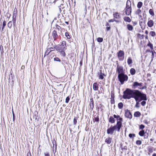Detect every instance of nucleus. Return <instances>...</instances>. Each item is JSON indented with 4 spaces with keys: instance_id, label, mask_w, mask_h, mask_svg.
I'll use <instances>...</instances> for the list:
<instances>
[{
    "instance_id": "c9c22d12",
    "label": "nucleus",
    "mask_w": 156,
    "mask_h": 156,
    "mask_svg": "<svg viewBox=\"0 0 156 156\" xmlns=\"http://www.w3.org/2000/svg\"><path fill=\"white\" fill-rule=\"evenodd\" d=\"M147 46L150 47L151 50H153V44L151 43L150 41H149L147 44Z\"/></svg>"
},
{
    "instance_id": "13d9d810",
    "label": "nucleus",
    "mask_w": 156,
    "mask_h": 156,
    "mask_svg": "<svg viewBox=\"0 0 156 156\" xmlns=\"http://www.w3.org/2000/svg\"><path fill=\"white\" fill-rule=\"evenodd\" d=\"M151 54H152V55H151L152 58H154V52L155 53L156 52H155V51L154 50L151 51Z\"/></svg>"
},
{
    "instance_id": "aec40b11",
    "label": "nucleus",
    "mask_w": 156,
    "mask_h": 156,
    "mask_svg": "<svg viewBox=\"0 0 156 156\" xmlns=\"http://www.w3.org/2000/svg\"><path fill=\"white\" fill-rule=\"evenodd\" d=\"M100 120L99 118L98 115H94L93 118V121L94 122H99Z\"/></svg>"
},
{
    "instance_id": "4d7b16f0",
    "label": "nucleus",
    "mask_w": 156,
    "mask_h": 156,
    "mask_svg": "<svg viewBox=\"0 0 156 156\" xmlns=\"http://www.w3.org/2000/svg\"><path fill=\"white\" fill-rule=\"evenodd\" d=\"M144 100L141 102V105L143 106H144L146 104V102Z\"/></svg>"
},
{
    "instance_id": "f704fd0d",
    "label": "nucleus",
    "mask_w": 156,
    "mask_h": 156,
    "mask_svg": "<svg viewBox=\"0 0 156 156\" xmlns=\"http://www.w3.org/2000/svg\"><path fill=\"white\" fill-rule=\"evenodd\" d=\"M13 23L12 21H9L7 24V26L8 28L11 29L12 27Z\"/></svg>"
},
{
    "instance_id": "0e129e2a",
    "label": "nucleus",
    "mask_w": 156,
    "mask_h": 156,
    "mask_svg": "<svg viewBox=\"0 0 156 156\" xmlns=\"http://www.w3.org/2000/svg\"><path fill=\"white\" fill-rule=\"evenodd\" d=\"M151 52V51L150 49H147L145 51L146 53Z\"/></svg>"
},
{
    "instance_id": "7ed1b4c3",
    "label": "nucleus",
    "mask_w": 156,
    "mask_h": 156,
    "mask_svg": "<svg viewBox=\"0 0 156 156\" xmlns=\"http://www.w3.org/2000/svg\"><path fill=\"white\" fill-rule=\"evenodd\" d=\"M121 128V124L120 122H117L116 125H111L107 130V133L108 135H112L113 134L115 131L119 132Z\"/></svg>"
},
{
    "instance_id": "f3484780",
    "label": "nucleus",
    "mask_w": 156,
    "mask_h": 156,
    "mask_svg": "<svg viewBox=\"0 0 156 156\" xmlns=\"http://www.w3.org/2000/svg\"><path fill=\"white\" fill-rule=\"evenodd\" d=\"M113 16L115 19H119L121 18L120 14L118 12H114L113 14Z\"/></svg>"
},
{
    "instance_id": "ddd939ff",
    "label": "nucleus",
    "mask_w": 156,
    "mask_h": 156,
    "mask_svg": "<svg viewBox=\"0 0 156 156\" xmlns=\"http://www.w3.org/2000/svg\"><path fill=\"white\" fill-rule=\"evenodd\" d=\"M52 36L54 41L56 40L58 37L57 31L55 30L52 31Z\"/></svg>"
},
{
    "instance_id": "cd10ccee",
    "label": "nucleus",
    "mask_w": 156,
    "mask_h": 156,
    "mask_svg": "<svg viewBox=\"0 0 156 156\" xmlns=\"http://www.w3.org/2000/svg\"><path fill=\"white\" fill-rule=\"evenodd\" d=\"M126 27L127 29L129 31H132L133 30V26L130 24H128L126 26Z\"/></svg>"
},
{
    "instance_id": "58836bf2",
    "label": "nucleus",
    "mask_w": 156,
    "mask_h": 156,
    "mask_svg": "<svg viewBox=\"0 0 156 156\" xmlns=\"http://www.w3.org/2000/svg\"><path fill=\"white\" fill-rule=\"evenodd\" d=\"M149 34L152 37H154L156 35V33L154 31H151L149 33Z\"/></svg>"
},
{
    "instance_id": "9d476101",
    "label": "nucleus",
    "mask_w": 156,
    "mask_h": 156,
    "mask_svg": "<svg viewBox=\"0 0 156 156\" xmlns=\"http://www.w3.org/2000/svg\"><path fill=\"white\" fill-rule=\"evenodd\" d=\"M125 116L126 118L131 119L132 118V115L129 110L127 109L125 111Z\"/></svg>"
},
{
    "instance_id": "c85d7f7f",
    "label": "nucleus",
    "mask_w": 156,
    "mask_h": 156,
    "mask_svg": "<svg viewBox=\"0 0 156 156\" xmlns=\"http://www.w3.org/2000/svg\"><path fill=\"white\" fill-rule=\"evenodd\" d=\"M141 115V113L139 111L136 112L134 114V116L135 117H139Z\"/></svg>"
},
{
    "instance_id": "39448f33",
    "label": "nucleus",
    "mask_w": 156,
    "mask_h": 156,
    "mask_svg": "<svg viewBox=\"0 0 156 156\" xmlns=\"http://www.w3.org/2000/svg\"><path fill=\"white\" fill-rule=\"evenodd\" d=\"M133 90L127 88L123 92V98L124 99H129L132 98Z\"/></svg>"
},
{
    "instance_id": "4468645a",
    "label": "nucleus",
    "mask_w": 156,
    "mask_h": 156,
    "mask_svg": "<svg viewBox=\"0 0 156 156\" xmlns=\"http://www.w3.org/2000/svg\"><path fill=\"white\" fill-rule=\"evenodd\" d=\"M113 117L115 118H116L117 120V122H120L121 124V127L122 126V121L123 119L122 118L120 117V115H114Z\"/></svg>"
},
{
    "instance_id": "c756f323",
    "label": "nucleus",
    "mask_w": 156,
    "mask_h": 156,
    "mask_svg": "<svg viewBox=\"0 0 156 156\" xmlns=\"http://www.w3.org/2000/svg\"><path fill=\"white\" fill-rule=\"evenodd\" d=\"M127 64L129 65H130L133 63V61L132 58L130 57H129L127 60Z\"/></svg>"
},
{
    "instance_id": "b1692460",
    "label": "nucleus",
    "mask_w": 156,
    "mask_h": 156,
    "mask_svg": "<svg viewBox=\"0 0 156 156\" xmlns=\"http://www.w3.org/2000/svg\"><path fill=\"white\" fill-rule=\"evenodd\" d=\"M123 19L124 21L126 22L129 23L131 21V19L128 16H124Z\"/></svg>"
},
{
    "instance_id": "c03bdc74",
    "label": "nucleus",
    "mask_w": 156,
    "mask_h": 156,
    "mask_svg": "<svg viewBox=\"0 0 156 156\" xmlns=\"http://www.w3.org/2000/svg\"><path fill=\"white\" fill-rule=\"evenodd\" d=\"M65 35L67 39H70L71 38L70 35L67 32H66L65 33Z\"/></svg>"
},
{
    "instance_id": "f03ea898",
    "label": "nucleus",
    "mask_w": 156,
    "mask_h": 156,
    "mask_svg": "<svg viewBox=\"0 0 156 156\" xmlns=\"http://www.w3.org/2000/svg\"><path fill=\"white\" fill-rule=\"evenodd\" d=\"M56 51L59 52L60 55L63 57L66 56L65 51L67 49L66 42L65 41H63L60 45H55L54 47Z\"/></svg>"
},
{
    "instance_id": "680f3d73",
    "label": "nucleus",
    "mask_w": 156,
    "mask_h": 156,
    "mask_svg": "<svg viewBox=\"0 0 156 156\" xmlns=\"http://www.w3.org/2000/svg\"><path fill=\"white\" fill-rule=\"evenodd\" d=\"M135 106L137 108H139V103L138 102H136Z\"/></svg>"
},
{
    "instance_id": "4c0bfd02",
    "label": "nucleus",
    "mask_w": 156,
    "mask_h": 156,
    "mask_svg": "<svg viewBox=\"0 0 156 156\" xmlns=\"http://www.w3.org/2000/svg\"><path fill=\"white\" fill-rule=\"evenodd\" d=\"M143 5V3L141 2H139L137 4V6L138 9L140 8Z\"/></svg>"
},
{
    "instance_id": "5fc2aeb1",
    "label": "nucleus",
    "mask_w": 156,
    "mask_h": 156,
    "mask_svg": "<svg viewBox=\"0 0 156 156\" xmlns=\"http://www.w3.org/2000/svg\"><path fill=\"white\" fill-rule=\"evenodd\" d=\"M70 100V98L69 96H68L66 97V103H68L69 101V100Z\"/></svg>"
},
{
    "instance_id": "423d86ee",
    "label": "nucleus",
    "mask_w": 156,
    "mask_h": 156,
    "mask_svg": "<svg viewBox=\"0 0 156 156\" xmlns=\"http://www.w3.org/2000/svg\"><path fill=\"white\" fill-rule=\"evenodd\" d=\"M118 77L119 81L122 85L123 84L124 82L127 81L128 79V76L125 73L118 74Z\"/></svg>"
},
{
    "instance_id": "338daca9",
    "label": "nucleus",
    "mask_w": 156,
    "mask_h": 156,
    "mask_svg": "<svg viewBox=\"0 0 156 156\" xmlns=\"http://www.w3.org/2000/svg\"><path fill=\"white\" fill-rule=\"evenodd\" d=\"M133 25L134 26L136 25L137 24V23L136 22H133Z\"/></svg>"
},
{
    "instance_id": "f257e3e1",
    "label": "nucleus",
    "mask_w": 156,
    "mask_h": 156,
    "mask_svg": "<svg viewBox=\"0 0 156 156\" xmlns=\"http://www.w3.org/2000/svg\"><path fill=\"white\" fill-rule=\"evenodd\" d=\"M132 98H134L136 101L147 100L146 95L142 93L138 90H133Z\"/></svg>"
},
{
    "instance_id": "5701e85b",
    "label": "nucleus",
    "mask_w": 156,
    "mask_h": 156,
    "mask_svg": "<svg viewBox=\"0 0 156 156\" xmlns=\"http://www.w3.org/2000/svg\"><path fill=\"white\" fill-rule=\"evenodd\" d=\"M139 25L142 30H144L145 28V22H139Z\"/></svg>"
},
{
    "instance_id": "8fccbe9b",
    "label": "nucleus",
    "mask_w": 156,
    "mask_h": 156,
    "mask_svg": "<svg viewBox=\"0 0 156 156\" xmlns=\"http://www.w3.org/2000/svg\"><path fill=\"white\" fill-rule=\"evenodd\" d=\"M136 144L137 145H140L142 144V141L140 140H137L136 141Z\"/></svg>"
},
{
    "instance_id": "69168bd1",
    "label": "nucleus",
    "mask_w": 156,
    "mask_h": 156,
    "mask_svg": "<svg viewBox=\"0 0 156 156\" xmlns=\"http://www.w3.org/2000/svg\"><path fill=\"white\" fill-rule=\"evenodd\" d=\"M145 22V20H144V19H143V18H141L140 19V20H139V22Z\"/></svg>"
},
{
    "instance_id": "0eeeda50",
    "label": "nucleus",
    "mask_w": 156,
    "mask_h": 156,
    "mask_svg": "<svg viewBox=\"0 0 156 156\" xmlns=\"http://www.w3.org/2000/svg\"><path fill=\"white\" fill-rule=\"evenodd\" d=\"M142 83H138L137 82H134L132 85L133 89L137 88L139 90H143L146 89L147 87L145 86H143Z\"/></svg>"
},
{
    "instance_id": "f8f14e48",
    "label": "nucleus",
    "mask_w": 156,
    "mask_h": 156,
    "mask_svg": "<svg viewBox=\"0 0 156 156\" xmlns=\"http://www.w3.org/2000/svg\"><path fill=\"white\" fill-rule=\"evenodd\" d=\"M146 133V132H145L144 130H142L139 132V135L141 136H144V139H147L148 137V133H147L146 134L145 133Z\"/></svg>"
},
{
    "instance_id": "393cba45",
    "label": "nucleus",
    "mask_w": 156,
    "mask_h": 156,
    "mask_svg": "<svg viewBox=\"0 0 156 156\" xmlns=\"http://www.w3.org/2000/svg\"><path fill=\"white\" fill-rule=\"evenodd\" d=\"M98 87L97 83H94L93 84V89L94 90L96 91L98 89Z\"/></svg>"
},
{
    "instance_id": "a211bd4d",
    "label": "nucleus",
    "mask_w": 156,
    "mask_h": 156,
    "mask_svg": "<svg viewBox=\"0 0 156 156\" xmlns=\"http://www.w3.org/2000/svg\"><path fill=\"white\" fill-rule=\"evenodd\" d=\"M90 102L89 105L90 106V109L92 111L94 108V102L93 98L90 99Z\"/></svg>"
},
{
    "instance_id": "473e14b6",
    "label": "nucleus",
    "mask_w": 156,
    "mask_h": 156,
    "mask_svg": "<svg viewBox=\"0 0 156 156\" xmlns=\"http://www.w3.org/2000/svg\"><path fill=\"white\" fill-rule=\"evenodd\" d=\"M16 16H12V21L13 24L14 26H15L16 25Z\"/></svg>"
},
{
    "instance_id": "a878e982",
    "label": "nucleus",
    "mask_w": 156,
    "mask_h": 156,
    "mask_svg": "<svg viewBox=\"0 0 156 156\" xmlns=\"http://www.w3.org/2000/svg\"><path fill=\"white\" fill-rule=\"evenodd\" d=\"M115 119L112 116H110L109 119H108L109 122L112 123H114L115 122Z\"/></svg>"
},
{
    "instance_id": "bb28decb",
    "label": "nucleus",
    "mask_w": 156,
    "mask_h": 156,
    "mask_svg": "<svg viewBox=\"0 0 156 156\" xmlns=\"http://www.w3.org/2000/svg\"><path fill=\"white\" fill-rule=\"evenodd\" d=\"M149 13L150 15L152 17H154V13L153 9H151L149 10Z\"/></svg>"
},
{
    "instance_id": "4be33fe9",
    "label": "nucleus",
    "mask_w": 156,
    "mask_h": 156,
    "mask_svg": "<svg viewBox=\"0 0 156 156\" xmlns=\"http://www.w3.org/2000/svg\"><path fill=\"white\" fill-rule=\"evenodd\" d=\"M51 49V48H48L46 51L44 55V57L48 55L49 54H50V53H51V52H52V51H54V50H50Z\"/></svg>"
},
{
    "instance_id": "9b49d317",
    "label": "nucleus",
    "mask_w": 156,
    "mask_h": 156,
    "mask_svg": "<svg viewBox=\"0 0 156 156\" xmlns=\"http://www.w3.org/2000/svg\"><path fill=\"white\" fill-rule=\"evenodd\" d=\"M52 143L53 145V147H52V148L53 149L52 150L54 153L55 154L57 149V145L56 141L54 139L52 140Z\"/></svg>"
},
{
    "instance_id": "603ef678",
    "label": "nucleus",
    "mask_w": 156,
    "mask_h": 156,
    "mask_svg": "<svg viewBox=\"0 0 156 156\" xmlns=\"http://www.w3.org/2000/svg\"><path fill=\"white\" fill-rule=\"evenodd\" d=\"M17 14H18V12L13 11V13H12V16H13L17 17Z\"/></svg>"
},
{
    "instance_id": "a19ab883",
    "label": "nucleus",
    "mask_w": 156,
    "mask_h": 156,
    "mask_svg": "<svg viewBox=\"0 0 156 156\" xmlns=\"http://www.w3.org/2000/svg\"><path fill=\"white\" fill-rule=\"evenodd\" d=\"M123 104L122 102H120L118 104V107L119 109H122L123 107Z\"/></svg>"
},
{
    "instance_id": "e433bc0d",
    "label": "nucleus",
    "mask_w": 156,
    "mask_h": 156,
    "mask_svg": "<svg viewBox=\"0 0 156 156\" xmlns=\"http://www.w3.org/2000/svg\"><path fill=\"white\" fill-rule=\"evenodd\" d=\"M6 21L4 20L3 21V24H2V31L4 29V28H5V26H6Z\"/></svg>"
},
{
    "instance_id": "dca6fc26",
    "label": "nucleus",
    "mask_w": 156,
    "mask_h": 156,
    "mask_svg": "<svg viewBox=\"0 0 156 156\" xmlns=\"http://www.w3.org/2000/svg\"><path fill=\"white\" fill-rule=\"evenodd\" d=\"M115 95L114 92L112 91L111 92V103L113 104L115 103V101L114 100Z\"/></svg>"
},
{
    "instance_id": "de8ad7c7",
    "label": "nucleus",
    "mask_w": 156,
    "mask_h": 156,
    "mask_svg": "<svg viewBox=\"0 0 156 156\" xmlns=\"http://www.w3.org/2000/svg\"><path fill=\"white\" fill-rule=\"evenodd\" d=\"M118 22V21L116 20H115V19H110V20H108V22L109 23H111V22Z\"/></svg>"
},
{
    "instance_id": "72a5a7b5",
    "label": "nucleus",
    "mask_w": 156,
    "mask_h": 156,
    "mask_svg": "<svg viewBox=\"0 0 156 156\" xmlns=\"http://www.w3.org/2000/svg\"><path fill=\"white\" fill-rule=\"evenodd\" d=\"M79 117L78 116H76L73 119V125H76L77 123V120L79 118Z\"/></svg>"
},
{
    "instance_id": "37998d69",
    "label": "nucleus",
    "mask_w": 156,
    "mask_h": 156,
    "mask_svg": "<svg viewBox=\"0 0 156 156\" xmlns=\"http://www.w3.org/2000/svg\"><path fill=\"white\" fill-rule=\"evenodd\" d=\"M97 41L99 43L102 42L103 41V38L101 37H98L97 38Z\"/></svg>"
},
{
    "instance_id": "49530a36",
    "label": "nucleus",
    "mask_w": 156,
    "mask_h": 156,
    "mask_svg": "<svg viewBox=\"0 0 156 156\" xmlns=\"http://www.w3.org/2000/svg\"><path fill=\"white\" fill-rule=\"evenodd\" d=\"M148 151L149 153H152L153 152V147H148Z\"/></svg>"
},
{
    "instance_id": "7c9ffc66",
    "label": "nucleus",
    "mask_w": 156,
    "mask_h": 156,
    "mask_svg": "<svg viewBox=\"0 0 156 156\" xmlns=\"http://www.w3.org/2000/svg\"><path fill=\"white\" fill-rule=\"evenodd\" d=\"M136 35L137 37L140 40L143 39L144 38V35H141L139 33L137 34Z\"/></svg>"
},
{
    "instance_id": "bf43d9fd",
    "label": "nucleus",
    "mask_w": 156,
    "mask_h": 156,
    "mask_svg": "<svg viewBox=\"0 0 156 156\" xmlns=\"http://www.w3.org/2000/svg\"><path fill=\"white\" fill-rule=\"evenodd\" d=\"M44 156H50V154L49 152H45L44 153Z\"/></svg>"
},
{
    "instance_id": "e2e57ef3",
    "label": "nucleus",
    "mask_w": 156,
    "mask_h": 156,
    "mask_svg": "<svg viewBox=\"0 0 156 156\" xmlns=\"http://www.w3.org/2000/svg\"><path fill=\"white\" fill-rule=\"evenodd\" d=\"M12 115H13V121H14L15 120V115L14 114L13 111H12Z\"/></svg>"
},
{
    "instance_id": "6ab92c4d",
    "label": "nucleus",
    "mask_w": 156,
    "mask_h": 156,
    "mask_svg": "<svg viewBox=\"0 0 156 156\" xmlns=\"http://www.w3.org/2000/svg\"><path fill=\"white\" fill-rule=\"evenodd\" d=\"M154 22L152 20H150L148 21L147 25L149 27H151L154 25Z\"/></svg>"
},
{
    "instance_id": "052dcab7",
    "label": "nucleus",
    "mask_w": 156,
    "mask_h": 156,
    "mask_svg": "<svg viewBox=\"0 0 156 156\" xmlns=\"http://www.w3.org/2000/svg\"><path fill=\"white\" fill-rule=\"evenodd\" d=\"M110 29H111L110 26L107 27H106V30L107 31L109 30H110Z\"/></svg>"
},
{
    "instance_id": "09e8293b",
    "label": "nucleus",
    "mask_w": 156,
    "mask_h": 156,
    "mask_svg": "<svg viewBox=\"0 0 156 156\" xmlns=\"http://www.w3.org/2000/svg\"><path fill=\"white\" fill-rule=\"evenodd\" d=\"M129 136L130 138H133V137H135L136 136L135 134L130 133L129 135Z\"/></svg>"
},
{
    "instance_id": "ea45409f",
    "label": "nucleus",
    "mask_w": 156,
    "mask_h": 156,
    "mask_svg": "<svg viewBox=\"0 0 156 156\" xmlns=\"http://www.w3.org/2000/svg\"><path fill=\"white\" fill-rule=\"evenodd\" d=\"M141 10L140 9H138L136 11L135 13L136 15H139L141 13Z\"/></svg>"
},
{
    "instance_id": "864d4df0",
    "label": "nucleus",
    "mask_w": 156,
    "mask_h": 156,
    "mask_svg": "<svg viewBox=\"0 0 156 156\" xmlns=\"http://www.w3.org/2000/svg\"><path fill=\"white\" fill-rule=\"evenodd\" d=\"M55 26L56 29H57L58 30H59L61 28V27L57 24H56Z\"/></svg>"
},
{
    "instance_id": "2f4dec72",
    "label": "nucleus",
    "mask_w": 156,
    "mask_h": 156,
    "mask_svg": "<svg viewBox=\"0 0 156 156\" xmlns=\"http://www.w3.org/2000/svg\"><path fill=\"white\" fill-rule=\"evenodd\" d=\"M136 70L134 68H132L130 70V73L131 75H134L136 73Z\"/></svg>"
},
{
    "instance_id": "6e6552de",
    "label": "nucleus",
    "mask_w": 156,
    "mask_h": 156,
    "mask_svg": "<svg viewBox=\"0 0 156 156\" xmlns=\"http://www.w3.org/2000/svg\"><path fill=\"white\" fill-rule=\"evenodd\" d=\"M116 63L117 65L116 69V72L118 73V74L124 73L125 69H124L123 67L122 66L119 65L118 61H116Z\"/></svg>"
},
{
    "instance_id": "6e6d98bb",
    "label": "nucleus",
    "mask_w": 156,
    "mask_h": 156,
    "mask_svg": "<svg viewBox=\"0 0 156 156\" xmlns=\"http://www.w3.org/2000/svg\"><path fill=\"white\" fill-rule=\"evenodd\" d=\"M54 60L56 61H58L59 62H61V60L58 57L55 58H54Z\"/></svg>"
},
{
    "instance_id": "774afa93",
    "label": "nucleus",
    "mask_w": 156,
    "mask_h": 156,
    "mask_svg": "<svg viewBox=\"0 0 156 156\" xmlns=\"http://www.w3.org/2000/svg\"><path fill=\"white\" fill-rule=\"evenodd\" d=\"M27 156H31V153L30 152H28L27 154Z\"/></svg>"
},
{
    "instance_id": "2eb2a0df",
    "label": "nucleus",
    "mask_w": 156,
    "mask_h": 156,
    "mask_svg": "<svg viewBox=\"0 0 156 156\" xmlns=\"http://www.w3.org/2000/svg\"><path fill=\"white\" fill-rule=\"evenodd\" d=\"M98 76L99 77V79L101 80H103L104 78V76H105V75L102 72L101 70H100V73H98Z\"/></svg>"
},
{
    "instance_id": "20e7f679",
    "label": "nucleus",
    "mask_w": 156,
    "mask_h": 156,
    "mask_svg": "<svg viewBox=\"0 0 156 156\" xmlns=\"http://www.w3.org/2000/svg\"><path fill=\"white\" fill-rule=\"evenodd\" d=\"M132 8L131 2L130 0H127L125 8L123 11V14L129 16L131 15Z\"/></svg>"
},
{
    "instance_id": "3c124183",
    "label": "nucleus",
    "mask_w": 156,
    "mask_h": 156,
    "mask_svg": "<svg viewBox=\"0 0 156 156\" xmlns=\"http://www.w3.org/2000/svg\"><path fill=\"white\" fill-rule=\"evenodd\" d=\"M145 126L143 124H141L140 125L139 129H141L143 130V129L144 128Z\"/></svg>"
},
{
    "instance_id": "79ce46f5",
    "label": "nucleus",
    "mask_w": 156,
    "mask_h": 156,
    "mask_svg": "<svg viewBox=\"0 0 156 156\" xmlns=\"http://www.w3.org/2000/svg\"><path fill=\"white\" fill-rule=\"evenodd\" d=\"M0 49L1 50V54L2 55L4 52V51L3 50V47L2 45H0Z\"/></svg>"
},
{
    "instance_id": "1a4fd4ad",
    "label": "nucleus",
    "mask_w": 156,
    "mask_h": 156,
    "mask_svg": "<svg viewBox=\"0 0 156 156\" xmlns=\"http://www.w3.org/2000/svg\"><path fill=\"white\" fill-rule=\"evenodd\" d=\"M117 56L119 61H123L124 58V52L123 51L119 50L117 53Z\"/></svg>"
},
{
    "instance_id": "412c9836",
    "label": "nucleus",
    "mask_w": 156,
    "mask_h": 156,
    "mask_svg": "<svg viewBox=\"0 0 156 156\" xmlns=\"http://www.w3.org/2000/svg\"><path fill=\"white\" fill-rule=\"evenodd\" d=\"M112 138L109 137L105 140V142L107 144H110L112 142Z\"/></svg>"
},
{
    "instance_id": "a18cd8bd",
    "label": "nucleus",
    "mask_w": 156,
    "mask_h": 156,
    "mask_svg": "<svg viewBox=\"0 0 156 156\" xmlns=\"http://www.w3.org/2000/svg\"><path fill=\"white\" fill-rule=\"evenodd\" d=\"M55 56H56L55 53L52 52H51V53H50V57L51 58H52L53 57H54Z\"/></svg>"
}]
</instances>
